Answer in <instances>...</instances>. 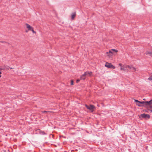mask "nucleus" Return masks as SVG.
Here are the masks:
<instances>
[{"label":"nucleus","mask_w":152,"mask_h":152,"mask_svg":"<svg viewBox=\"0 0 152 152\" xmlns=\"http://www.w3.org/2000/svg\"><path fill=\"white\" fill-rule=\"evenodd\" d=\"M124 68H126V69H127V68H129V69H132V65H125L124 66Z\"/></svg>","instance_id":"nucleus-10"},{"label":"nucleus","mask_w":152,"mask_h":152,"mask_svg":"<svg viewBox=\"0 0 152 152\" xmlns=\"http://www.w3.org/2000/svg\"><path fill=\"white\" fill-rule=\"evenodd\" d=\"M122 64L121 63H120V64H119V66H121V67L122 66Z\"/></svg>","instance_id":"nucleus-20"},{"label":"nucleus","mask_w":152,"mask_h":152,"mask_svg":"<svg viewBox=\"0 0 152 152\" xmlns=\"http://www.w3.org/2000/svg\"><path fill=\"white\" fill-rule=\"evenodd\" d=\"M105 66L108 68L114 69L115 67L111 64L107 62L106 63Z\"/></svg>","instance_id":"nucleus-4"},{"label":"nucleus","mask_w":152,"mask_h":152,"mask_svg":"<svg viewBox=\"0 0 152 152\" xmlns=\"http://www.w3.org/2000/svg\"><path fill=\"white\" fill-rule=\"evenodd\" d=\"M73 80H72L71 81V85H73Z\"/></svg>","instance_id":"nucleus-18"},{"label":"nucleus","mask_w":152,"mask_h":152,"mask_svg":"<svg viewBox=\"0 0 152 152\" xmlns=\"http://www.w3.org/2000/svg\"><path fill=\"white\" fill-rule=\"evenodd\" d=\"M30 31H31L34 34H35L36 33V31H34L33 27L32 28H31V30H30Z\"/></svg>","instance_id":"nucleus-15"},{"label":"nucleus","mask_w":152,"mask_h":152,"mask_svg":"<svg viewBox=\"0 0 152 152\" xmlns=\"http://www.w3.org/2000/svg\"><path fill=\"white\" fill-rule=\"evenodd\" d=\"M113 51L117 53L118 50L116 49H112L110 50L109 52H107L106 54H107V56L109 58L112 57L113 54Z\"/></svg>","instance_id":"nucleus-2"},{"label":"nucleus","mask_w":152,"mask_h":152,"mask_svg":"<svg viewBox=\"0 0 152 152\" xmlns=\"http://www.w3.org/2000/svg\"><path fill=\"white\" fill-rule=\"evenodd\" d=\"M10 69H12V68H11H11H10Z\"/></svg>","instance_id":"nucleus-25"},{"label":"nucleus","mask_w":152,"mask_h":152,"mask_svg":"<svg viewBox=\"0 0 152 152\" xmlns=\"http://www.w3.org/2000/svg\"><path fill=\"white\" fill-rule=\"evenodd\" d=\"M1 72H0V75H1Z\"/></svg>","instance_id":"nucleus-23"},{"label":"nucleus","mask_w":152,"mask_h":152,"mask_svg":"<svg viewBox=\"0 0 152 152\" xmlns=\"http://www.w3.org/2000/svg\"><path fill=\"white\" fill-rule=\"evenodd\" d=\"M86 75L85 72L84 74L81 76L80 77V80H84L86 79Z\"/></svg>","instance_id":"nucleus-8"},{"label":"nucleus","mask_w":152,"mask_h":152,"mask_svg":"<svg viewBox=\"0 0 152 152\" xmlns=\"http://www.w3.org/2000/svg\"><path fill=\"white\" fill-rule=\"evenodd\" d=\"M148 79L150 80H152V75L150 77H149L148 78Z\"/></svg>","instance_id":"nucleus-16"},{"label":"nucleus","mask_w":152,"mask_h":152,"mask_svg":"<svg viewBox=\"0 0 152 152\" xmlns=\"http://www.w3.org/2000/svg\"><path fill=\"white\" fill-rule=\"evenodd\" d=\"M85 72L86 75L88 76H91L92 74V72H91L87 71Z\"/></svg>","instance_id":"nucleus-9"},{"label":"nucleus","mask_w":152,"mask_h":152,"mask_svg":"<svg viewBox=\"0 0 152 152\" xmlns=\"http://www.w3.org/2000/svg\"><path fill=\"white\" fill-rule=\"evenodd\" d=\"M30 31H31L34 34H35L36 33V31H34L33 27L32 28H31V30H30Z\"/></svg>","instance_id":"nucleus-14"},{"label":"nucleus","mask_w":152,"mask_h":152,"mask_svg":"<svg viewBox=\"0 0 152 152\" xmlns=\"http://www.w3.org/2000/svg\"><path fill=\"white\" fill-rule=\"evenodd\" d=\"M134 101L136 102V105L139 107L143 106L147 108H152V100L149 101L140 102L137 100L135 99Z\"/></svg>","instance_id":"nucleus-1"},{"label":"nucleus","mask_w":152,"mask_h":152,"mask_svg":"<svg viewBox=\"0 0 152 152\" xmlns=\"http://www.w3.org/2000/svg\"><path fill=\"white\" fill-rule=\"evenodd\" d=\"M146 55L152 56V51H146L145 53Z\"/></svg>","instance_id":"nucleus-7"},{"label":"nucleus","mask_w":152,"mask_h":152,"mask_svg":"<svg viewBox=\"0 0 152 152\" xmlns=\"http://www.w3.org/2000/svg\"><path fill=\"white\" fill-rule=\"evenodd\" d=\"M1 69H0V70Z\"/></svg>","instance_id":"nucleus-27"},{"label":"nucleus","mask_w":152,"mask_h":152,"mask_svg":"<svg viewBox=\"0 0 152 152\" xmlns=\"http://www.w3.org/2000/svg\"><path fill=\"white\" fill-rule=\"evenodd\" d=\"M44 112H47L46 111H45Z\"/></svg>","instance_id":"nucleus-24"},{"label":"nucleus","mask_w":152,"mask_h":152,"mask_svg":"<svg viewBox=\"0 0 152 152\" xmlns=\"http://www.w3.org/2000/svg\"><path fill=\"white\" fill-rule=\"evenodd\" d=\"M85 106L88 109L90 110L92 112H93L95 109V107L93 105H90L88 106L86 104Z\"/></svg>","instance_id":"nucleus-3"},{"label":"nucleus","mask_w":152,"mask_h":152,"mask_svg":"<svg viewBox=\"0 0 152 152\" xmlns=\"http://www.w3.org/2000/svg\"><path fill=\"white\" fill-rule=\"evenodd\" d=\"M131 70H132L133 72H135L136 71V69L134 67H133L132 66V69H131Z\"/></svg>","instance_id":"nucleus-13"},{"label":"nucleus","mask_w":152,"mask_h":152,"mask_svg":"<svg viewBox=\"0 0 152 152\" xmlns=\"http://www.w3.org/2000/svg\"><path fill=\"white\" fill-rule=\"evenodd\" d=\"M25 25L26 26V28H27L28 31H30L33 27L29 24L27 23L25 24Z\"/></svg>","instance_id":"nucleus-6"},{"label":"nucleus","mask_w":152,"mask_h":152,"mask_svg":"<svg viewBox=\"0 0 152 152\" xmlns=\"http://www.w3.org/2000/svg\"><path fill=\"white\" fill-rule=\"evenodd\" d=\"M40 133L41 134H45L44 132L43 131H41L40 132Z\"/></svg>","instance_id":"nucleus-17"},{"label":"nucleus","mask_w":152,"mask_h":152,"mask_svg":"<svg viewBox=\"0 0 152 152\" xmlns=\"http://www.w3.org/2000/svg\"><path fill=\"white\" fill-rule=\"evenodd\" d=\"M80 79H77L76 80L77 83H78L79 82V81H80Z\"/></svg>","instance_id":"nucleus-19"},{"label":"nucleus","mask_w":152,"mask_h":152,"mask_svg":"<svg viewBox=\"0 0 152 152\" xmlns=\"http://www.w3.org/2000/svg\"><path fill=\"white\" fill-rule=\"evenodd\" d=\"M125 66H122L120 68L121 70L125 71L127 70V69H126V68H124Z\"/></svg>","instance_id":"nucleus-12"},{"label":"nucleus","mask_w":152,"mask_h":152,"mask_svg":"<svg viewBox=\"0 0 152 152\" xmlns=\"http://www.w3.org/2000/svg\"><path fill=\"white\" fill-rule=\"evenodd\" d=\"M1 77V75H0V77Z\"/></svg>","instance_id":"nucleus-26"},{"label":"nucleus","mask_w":152,"mask_h":152,"mask_svg":"<svg viewBox=\"0 0 152 152\" xmlns=\"http://www.w3.org/2000/svg\"><path fill=\"white\" fill-rule=\"evenodd\" d=\"M150 111L151 112H152V110H150Z\"/></svg>","instance_id":"nucleus-22"},{"label":"nucleus","mask_w":152,"mask_h":152,"mask_svg":"<svg viewBox=\"0 0 152 152\" xmlns=\"http://www.w3.org/2000/svg\"><path fill=\"white\" fill-rule=\"evenodd\" d=\"M139 118L141 119L143 118H150V115L148 114L143 113L140 115Z\"/></svg>","instance_id":"nucleus-5"},{"label":"nucleus","mask_w":152,"mask_h":152,"mask_svg":"<svg viewBox=\"0 0 152 152\" xmlns=\"http://www.w3.org/2000/svg\"><path fill=\"white\" fill-rule=\"evenodd\" d=\"M76 13L75 12H74L72 13V14L71 15V19L72 20H73L74 19V18L76 16Z\"/></svg>","instance_id":"nucleus-11"},{"label":"nucleus","mask_w":152,"mask_h":152,"mask_svg":"<svg viewBox=\"0 0 152 152\" xmlns=\"http://www.w3.org/2000/svg\"><path fill=\"white\" fill-rule=\"evenodd\" d=\"M28 31H28V30H26V32H28Z\"/></svg>","instance_id":"nucleus-21"}]
</instances>
